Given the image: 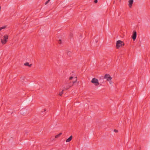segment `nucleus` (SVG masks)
<instances>
[{
    "mask_svg": "<svg viewBox=\"0 0 150 150\" xmlns=\"http://www.w3.org/2000/svg\"><path fill=\"white\" fill-rule=\"evenodd\" d=\"M77 81V78L76 77H75L74 78V79H73L72 81H71L66 84V86L64 87V90H66L69 89L71 87L74 85V83H76Z\"/></svg>",
    "mask_w": 150,
    "mask_h": 150,
    "instance_id": "nucleus-1",
    "label": "nucleus"
},
{
    "mask_svg": "<svg viewBox=\"0 0 150 150\" xmlns=\"http://www.w3.org/2000/svg\"><path fill=\"white\" fill-rule=\"evenodd\" d=\"M125 43L124 42L120 40L117 41L116 47L117 49H118L119 47H122V46H124Z\"/></svg>",
    "mask_w": 150,
    "mask_h": 150,
    "instance_id": "nucleus-2",
    "label": "nucleus"
},
{
    "mask_svg": "<svg viewBox=\"0 0 150 150\" xmlns=\"http://www.w3.org/2000/svg\"><path fill=\"white\" fill-rule=\"evenodd\" d=\"M8 36L7 35H5L1 40V42L3 44H5L7 42V40L8 39Z\"/></svg>",
    "mask_w": 150,
    "mask_h": 150,
    "instance_id": "nucleus-3",
    "label": "nucleus"
},
{
    "mask_svg": "<svg viewBox=\"0 0 150 150\" xmlns=\"http://www.w3.org/2000/svg\"><path fill=\"white\" fill-rule=\"evenodd\" d=\"M91 82L96 86H98L99 85L98 79L95 78L92 79Z\"/></svg>",
    "mask_w": 150,
    "mask_h": 150,
    "instance_id": "nucleus-4",
    "label": "nucleus"
},
{
    "mask_svg": "<svg viewBox=\"0 0 150 150\" xmlns=\"http://www.w3.org/2000/svg\"><path fill=\"white\" fill-rule=\"evenodd\" d=\"M103 79H106L108 81H109L112 79V77L109 74H106L105 75Z\"/></svg>",
    "mask_w": 150,
    "mask_h": 150,
    "instance_id": "nucleus-5",
    "label": "nucleus"
},
{
    "mask_svg": "<svg viewBox=\"0 0 150 150\" xmlns=\"http://www.w3.org/2000/svg\"><path fill=\"white\" fill-rule=\"evenodd\" d=\"M137 37V32L135 31H133L132 38L134 40Z\"/></svg>",
    "mask_w": 150,
    "mask_h": 150,
    "instance_id": "nucleus-6",
    "label": "nucleus"
},
{
    "mask_svg": "<svg viewBox=\"0 0 150 150\" xmlns=\"http://www.w3.org/2000/svg\"><path fill=\"white\" fill-rule=\"evenodd\" d=\"M133 2V0H130L129 1V6L130 8L132 7Z\"/></svg>",
    "mask_w": 150,
    "mask_h": 150,
    "instance_id": "nucleus-7",
    "label": "nucleus"
},
{
    "mask_svg": "<svg viewBox=\"0 0 150 150\" xmlns=\"http://www.w3.org/2000/svg\"><path fill=\"white\" fill-rule=\"evenodd\" d=\"M72 138V136H71L70 137H69L68 139H66V142H70Z\"/></svg>",
    "mask_w": 150,
    "mask_h": 150,
    "instance_id": "nucleus-8",
    "label": "nucleus"
},
{
    "mask_svg": "<svg viewBox=\"0 0 150 150\" xmlns=\"http://www.w3.org/2000/svg\"><path fill=\"white\" fill-rule=\"evenodd\" d=\"M24 65H25V66H28L29 67H31V66H32L31 64H29V63L28 62H27L25 63Z\"/></svg>",
    "mask_w": 150,
    "mask_h": 150,
    "instance_id": "nucleus-9",
    "label": "nucleus"
},
{
    "mask_svg": "<svg viewBox=\"0 0 150 150\" xmlns=\"http://www.w3.org/2000/svg\"><path fill=\"white\" fill-rule=\"evenodd\" d=\"M62 134V133H60L59 134H58L57 135H56L55 136V138H58V137H60V136Z\"/></svg>",
    "mask_w": 150,
    "mask_h": 150,
    "instance_id": "nucleus-10",
    "label": "nucleus"
},
{
    "mask_svg": "<svg viewBox=\"0 0 150 150\" xmlns=\"http://www.w3.org/2000/svg\"><path fill=\"white\" fill-rule=\"evenodd\" d=\"M64 90H64V88H63V89L62 90V91L61 92H60L59 93V96H61L62 95V94H63V91H64Z\"/></svg>",
    "mask_w": 150,
    "mask_h": 150,
    "instance_id": "nucleus-11",
    "label": "nucleus"
},
{
    "mask_svg": "<svg viewBox=\"0 0 150 150\" xmlns=\"http://www.w3.org/2000/svg\"><path fill=\"white\" fill-rule=\"evenodd\" d=\"M6 27V26H5L0 27V31L1 30L5 28Z\"/></svg>",
    "mask_w": 150,
    "mask_h": 150,
    "instance_id": "nucleus-12",
    "label": "nucleus"
},
{
    "mask_svg": "<svg viewBox=\"0 0 150 150\" xmlns=\"http://www.w3.org/2000/svg\"><path fill=\"white\" fill-rule=\"evenodd\" d=\"M71 53L70 52H68L67 53V54L69 56H70L71 55Z\"/></svg>",
    "mask_w": 150,
    "mask_h": 150,
    "instance_id": "nucleus-13",
    "label": "nucleus"
},
{
    "mask_svg": "<svg viewBox=\"0 0 150 150\" xmlns=\"http://www.w3.org/2000/svg\"><path fill=\"white\" fill-rule=\"evenodd\" d=\"M74 78L73 76H71L69 77V80H71L72 79H73Z\"/></svg>",
    "mask_w": 150,
    "mask_h": 150,
    "instance_id": "nucleus-14",
    "label": "nucleus"
},
{
    "mask_svg": "<svg viewBox=\"0 0 150 150\" xmlns=\"http://www.w3.org/2000/svg\"><path fill=\"white\" fill-rule=\"evenodd\" d=\"M50 0H48L45 3V4H48L50 1Z\"/></svg>",
    "mask_w": 150,
    "mask_h": 150,
    "instance_id": "nucleus-15",
    "label": "nucleus"
},
{
    "mask_svg": "<svg viewBox=\"0 0 150 150\" xmlns=\"http://www.w3.org/2000/svg\"><path fill=\"white\" fill-rule=\"evenodd\" d=\"M58 43L59 44H61V40H59L58 41Z\"/></svg>",
    "mask_w": 150,
    "mask_h": 150,
    "instance_id": "nucleus-16",
    "label": "nucleus"
},
{
    "mask_svg": "<svg viewBox=\"0 0 150 150\" xmlns=\"http://www.w3.org/2000/svg\"><path fill=\"white\" fill-rule=\"evenodd\" d=\"M114 131L115 132H118V130L115 129H114Z\"/></svg>",
    "mask_w": 150,
    "mask_h": 150,
    "instance_id": "nucleus-17",
    "label": "nucleus"
},
{
    "mask_svg": "<svg viewBox=\"0 0 150 150\" xmlns=\"http://www.w3.org/2000/svg\"><path fill=\"white\" fill-rule=\"evenodd\" d=\"M73 35V34L71 33L70 34V36L71 37H72Z\"/></svg>",
    "mask_w": 150,
    "mask_h": 150,
    "instance_id": "nucleus-18",
    "label": "nucleus"
},
{
    "mask_svg": "<svg viewBox=\"0 0 150 150\" xmlns=\"http://www.w3.org/2000/svg\"><path fill=\"white\" fill-rule=\"evenodd\" d=\"M98 2L97 0H95L94 1V2L95 3H97Z\"/></svg>",
    "mask_w": 150,
    "mask_h": 150,
    "instance_id": "nucleus-19",
    "label": "nucleus"
},
{
    "mask_svg": "<svg viewBox=\"0 0 150 150\" xmlns=\"http://www.w3.org/2000/svg\"><path fill=\"white\" fill-rule=\"evenodd\" d=\"M95 42L96 43H97L98 42V40H95Z\"/></svg>",
    "mask_w": 150,
    "mask_h": 150,
    "instance_id": "nucleus-20",
    "label": "nucleus"
},
{
    "mask_svg": "<svg viewBox=\"0 0 150 150\" xmlns=\"http://www.w3.org/2000/svg\"><path fill=\"white\" fill-rule=\"evenodd\" d=\"M24 78V77H23V79Z\"/></svg>",
    "mask_w": 150,
    "mask_h": 150,
    "instance_id": "nucleus-21",
    "label": "nucleus"
}]
</instances>
